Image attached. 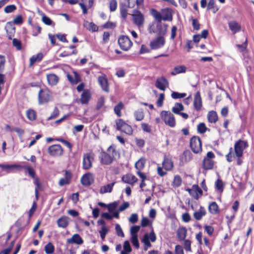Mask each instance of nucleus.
Returning <instances> with one entry per match:
<instances>
[{
  "mask_svg": "<svg viewBox=\"0 0 254 254\" xmlns=\"http://www.w3.org/2000/svg\"><path fill=\"white\" fill-rule=\"evenodd\" d=\"M133 116L135 119L137 121H141L144 118V114L143 109L142 108L138 109L134 111Z\"/></svg>",
  "mask_w": 254,
  "mask_h": 254,
  "instance_id": "nucleus-39",
  "label": "nucleus"
},
{
  "mask_svg": "<svg viewBox=\"0 0 254 254\" xmlns=\"http://www.w3.org/2000/svg\"><path fill=\"white\" fill-rule=\"evenodd\" d=\"M247 141L239 139L234 144L235 154L237 157H241L243 155L244 150L248 147Z\"/></svg>",
  "mask_w": 254,
  "mask_h": 254,
  "instance_id": "nucleus-9",
  "label": "nucleus"
},
{
  "mask_svg": "<svg viewBox=\"0 0 254 254\" xmlns=\"http://www.w3.org/2000/svg\"><path fill=\"white\" fill-rule=\"evenodd\" d=\"M168 25L167 24H161L158 23L157 25V32L158 36H163L166 35L167 32Z\"/></svg>",
  "mask_w": 254,
  "mask_h": 254,
  "instance_id": "nucleus-27",
  "label": "nucleus"
},
{
  "mask_svg": "<svg viewBox=\"0 0 254 254\" xmlns=\"http://www.w3.org/2000/svg\"><path fill=\"white\" fill-rule=\"evenodd\" d=\"M193 105L195 110L197 111L201 110L202 107V98L199 91L195 93L194 96Z\"/></svg>",
  "mask_w": 254,
  "mask_h": 254,
  "instance_id": "nucleus-18",
  "label": "nucleus"
},
{
  "mask_svg": "<svg viewBox=\"0 0 254 254\" xmlns=\"http://www.w3.org/2000/svg\"><path fill=\"white\" fill-rule=\"evenodd\" d=\"M215 188L220 192H223L224 190V184L220 179H218L215 182Z\"/></svg>",
  "mask_w": 254,
  "mask_h": 254,
  "instance_id": "nucleus-50",
  "label": "nucleus"
},
{
  "mask_svg": "<svg viewBox=\"0 0 254 254\" xmlns=\"http://www.w3.org/2000/svg\"><path fill=\"white\" fill-rule=\"evenodd\" d=\"M25 166H22L18 164H0V168L6 170H12L13 169H15L18 170H21L23 169H24Z\"/></svg>",
  "mask_w": 254,
  "mask_h": 254,
  "instance_id": "nucleus-29",
  "label": "nucleus"
},
{
  "mask_svg": "<svg viewBox=\"0 0 254 254\" xmlns=\"http://www.w3.org/2000/svg\"><path fill=\"white\" fill-rule=\"evenodd\" d=\"M118 43L120 48L124 51H128L133 45L130 38L126 35L120 36L118 38Z\"/></svg>",
  "mask_w": 254,
  "mask_h": 254,
  "instance_id": "nucleus-7",
  "label": "nucleus"
},
{
  "mask_svg": "<svg viewBox=\"0 0 254 254\" xmlns=\"http://www.w3.org/2000/svg\"><path fill=\"white\" fill-rule=\"evenodd\" d=\"M69 218L66 216H62L57 220L58 226L60 228H66L69 224Z\"/></svg>",
  "mask_w": 254,
  "mask_h": 254,
  "instance_id": "nucleus-26",
  "label": "nucleus"
},
{
  "mask_svg": "<svg viewBox=\"0 0 254 254\" xmlns=\"http://www.w3.org/2000/svg\"><path fill=\"white\" fill-rule=\"evenodd\" d=\"M149 13L158 23H161L162 21L171 22L173 19L174 10L170 7L162 8L160 12L152 8Z\"/></svg>",
  "mask_w": 254,
  "mask_h": 254,
  "instance_id": "nucleus-1",
  "label": "nucleus"
},
{
  "mask_svg": "<svg viewBox=\"0 0 254 254\" xmlns=\"http://www.w3.org/2000/svg\"><path fill=\"white\" fill-rule=\"evenodd\" d=\"M12 44L13 46H14L17 49V50H21L22 44L21 41L19 40H18L16 38H14L12 40Z\"/></svg>",
  "mask_w": 254,
  "mask_h": 254,
  "instance_id": "nucleus-63",
  "label": "nucleus"
},
{
  "mask_svg": "<svg viewBox=\"0 0 254 254\" xmlns=\"http://www.w3.org/2000/svg\"><path fill=\"white\" fill-rule=\"evenodd\" d=\"M98 82L103 91L106 92H109V83L106 75L104 74L103 75L99 76L98 77Z\"/></svg>",
  "mask_w": 254,
  "mask_h": 254,
  "instance_id": "nucleus-19",
  "label": "nucleus"
},
{
  "mask_svg": "<svg viewBox=\"0 0 254 254\" xmlns=\"http://www.w3.org/2000/svg\"><path fill=\"white\" fill-rule=\"evenodd\" d=\"M91 99V94L89 90H83L80 96V102L82 104H87Z\"/></svg>",
  "mask_w": 254,
  "mask_h": 254,
  "instance_id": "nucleus-25",
  "label": "nucleus"
},
{
  "mask_svg": "<svg viewBox=\"0 0 254 254\" xmlns=\"http://www.w3.org/2000/svg\"><path fill=\"white\" fill-rule=\"evenodd\" d=\"M105 103V99L104 97H101L98 99L96 105V109L97 110H100L104 105Z\"/></svg>",
  "mask_w": 254,
  "mask_h": 254,
  "instance_id": "nucleus-58",
  "label": "nucleus"
},
{
  "mask_svg": "<svg viewBox=\"0 0 254 254\" xmlns=\"http://www.w3.org/2000/svg\"><path fill=\"white\" fill-rule=\"evenodd\" d=\"M145 163L146 159L142 157L136 162L135 167L138 171H141L144 168Z\"/></svg>",
  "mask_w": 254,
  "mask_h": 254,
  "instance_id": "nucleus-42",
  "label": "nucleus"
},
{
  "mask_svg": "<svg viewBox=\"0 0 254 254\" xmlns=\"http://www.w3.org/2000/svg\"><path fill=\"white\" fill-rule=\"evenodd\" d=\"M118 6L117 0H110L109 7L110 12H114L116 10Z\"/></svg>",
  "mask_w": 254,
  "mask_h": 254,
  "instance_id": "nucleus-48",
  "label": "nucleus"
},
{
  "mask_svg": "<svg viewBox=\"0 0 254 254\" xmlns=\"http://www.w3.org/2000/svg\"><path fill=\"white\" fill-rule=\"evenodd\" d=\"M14 243L15 241H12L8 248L0 252V254H9V253L11 251Z\"/></svg>",
  "mask_w": 254,
  "mask_h": 254,
  "instance_id": "nucleus-57",
  "label": "nucleus"
},
{
  "mask_svg": "<svg viewBox=\"0 0 254 254\" xmlns=\"http://www.w3.org/2000/svg\"><path fill=\"white\" fill-rule=\"evenodd\" d=\"M55 140L59 141L63 143L64 145L67 146L68 148L70 150H71L72 145V144L67 140L64 139L63 138H55Z\"/></svg>",
  "mask_w": 254,
  "mask_h": 254,
  "instance_id": "nucleus-51",
  "label": "nucleus"
},
{
  "mask_svg": "<svg viewBox=\"0 0 254 254\" xmlns=\"http://www.w3.org/2000/svg\"><path fill=\"white\" fill-rule=\"evenodd\" d=\"M162 167L166 171H171L173 169L174 163L172 157L169 156L165 155L162 163Z\"/></svg>",
  "mask_w": 254,
  "mask_h": 254,
  "instance_id": "nucleus-14",
  "label": "nucleus"
},
{
  "mask_svg": "<svg viewBox=\"0 0 254 254\" xmlns=\"http://www.w3.org/2000/svg\"><path fill=\"white\" fill-rule=\"evenodd\" d=\"M55 251V247L52 243L49 242L45 246V251L47 254H52Z\"/></svg>",
  "mask_w": 254,
  "mask_h": 254,
  "instance_id": "nucleus-46",
  "label": "nucleus"
},
{
  "mask_svg": "<svg viewBox=\"0 0 254 254\" xmlns=\"http://www.w3.org/2000/svg\"><path fill=\"white\" fill-rule=\"evenodd\" d=\"M48 84L51 86H56L59 81V77L55 73H50L46 75Z\"/></svg>",
  "mask_w": 254,
  "mask_h": 254,
  "instance_id": "nucleus-23",
  "label": "nucleus"
},
{
  "mask_svg": "<svg viewBox=\"0 0 254 254\" xmlns=\"http://www.w3.org/2000/svg\"><path fill=\"white\" fill-rule=\"evenodd\" d=\"M160 116L166 125L171 127H174L176 126V123L175 116L169 111H162L160 113Z\"/></svg>",
  "mask_w": 254,
  "mask_h": 254,
  "instance_id": "nucleus-5",
  "label": "nucleus"
},
{
  "mask_svg": "<svg viewBox=\"0 0 254 254\" xmlns=\"http://www.w3.org/2000/svg\"><path fill=\"white\" fill-rule=\"evenodd\" d=\"M192 156V154L189 150H185L180 157L181 161L183 163L188 162L191 160Z\"/></svg>",
  "mask_w": 254,
  "mask_h": 254,
  "instance_id": "nucleus-31",
  "label": "nucleus"
},
{
  "mask_svg": "<svg viewBox=\"0 0 254 254\" xmlns=\"http://www.w3.org/2000/svg\"><path fill=\"white\" fill-rule=\"evenodd\" d=\"M124 108L123 103L121 102L116 105L114 108L115 113L117 115L118 117L122 116L121 110Z\"/></svg>",
  "mask_w": 254,
  "mask_h": 254,
  "instance_id": "nucleus-43",
  "label": "nucleus"
},
{
  "mask_svg": "<svg viewBox=\"0 0 254 254\" xmlns=\"http://www.w3.org/2000/svg\"><path fill=\"white\" fill-rule=\"evenodd\" d=\"M187 70V67L185 65H178L175 66L173 70L171 72L172 75H176V74L185 73Z\"/></svg>",
  "mask_w": 254,
  "mask_h": 254,
  "instance_id": "nucleus-38",
  "label": "nucleus"
},
{
  "mask_svg": "<svg viewBox=\"0 0 254 254\" xmlns=\"http://www.w3.org/2000/svg\"><path fill=\"white\" fill-rule=\"evenodd\" d=\"M95 155L92 152L84 153L82 159V169L89 170L92 167V162L94 160Z\"/></svg>",
  "mask_w": 254,
  "mask_h": 254,
  "instance_id": "nucleus-10",
  "label": "nucleus"
},
{
  "mask_svg": "<svg viewBox=\"0 0 254 254\" xmlns=\"http://www.w3.org/2000/svg\"><path fill=\"white\" fill-rule=\"evenodd\" d=\"M115 182H113L111 184H108L105 186L102 187L100 190V193L101 194L106 193L107 192H111Z\"/></svg>",
  "mask_w": 254,
  "mask_h": 254,
  "instance_id": "nucleus-37",
  "label": "nucleus"
},
{
  "mask_svg": "<svg viewBox=\"0 0 254 254\" xmlns=\"http://www.w3.org/2000/svg\"><path fill=\"white\" fill-rule=\"evenodd\" d=\"M233 148L230 147L229 149V152L226 155V160L229 162H231L234 159V155L233 154Z\"/></svg>",
  "mask_w": 254,
  "mask_h": 254,
  "instance_id": "nucleus-62",
  "label": "nucleus"
},
{
  "mask_svg": "<svg viewBox=\"0 0 254 254\" xmlns=\"http://www.w3.org/2000/svg\"><path fill=\"white\" fill-rule=\"evenodd\" d=\"M190 145L192 151L195 154L202 151V143L201 139L197 136H192L190 141Z\"/></svg>",
  "mask_w": 254,
  "mask_h": 254,
  "instance_id": "nucleus-6",
  "label": "nucleus"
},
{
  "mask_svg": "<svg viewBox=\"0 0 254 254\" xmlns=\"http://www.w3.org/2000/svg\"><path fill=\"white\" fill-rule=\"evenodd\" d=\"M64 178H61L59 182V185L62 187L70 184L72 175L70 170H64Z\"/></svg>",
  "mask_w": 254,
  "mask_h": 254,
  "instance_id": "nucleus-17",
  "label": "nucleus"
},
{
  "mask_svg": "<svg viewBox=\"0 0 254 254\" xmlns=\"http://www.w3.org/2000/svg\"><path fill=\"white\" fill-rule=\"evenodd\" d=\"M47 152L51 156L56 157L63 155L64 149L60 144H54L48 147Z\"/></svg>",
  "mask_w": 254,
  "mask_h": 254,
  "instance_id": "nucleus-11",
  "label": "nucleus"
},
{
  "mask_svg": "<svg viewBox=\"0 0 254 254\" xmlns=\"http://www.w3.org/2000/svg\"><path fill=\"white\" fill-rule=\"evenodd\" d=\"M59 114H60V111H59V109L57 107H55V108L54 109V110H53V112L52 113V114H51L50 116L49 117H48V120H51L56 119L59 116Z\"/></svg>",
  "mask_w": 254,
  "mask_h": 254,
  "instance_id": "nucleus-54",
  "label": "nucleus"
},
{
  "mask_svg": "<svg viewBox=\"0 0 254 254\" xmlns=\"http://www.w3.org/2000/svg\"><path fill=\"white\" fill-rule=\"evenodd\" d=\"M207 128L203 123H201L197 125V130L199 133L202 134L206 132Z\"/></svg>",
  "mask_w": 254,
  "mask_h": 254,
  "instance_id": "nucleus-52",
  "label": "nucleus"
},
{
  "mask_svg": "<svg viewBox=\"0 0 254 254\" xmlns=\"http://www.w3.org/2000/svg\"><path fill=\"white\" fill-rule=\"evenodd\" d=\"M53 93L48 87L41 88L38 94V101L39 105L47 104L52 101Z\"/></svg>",
  "mask_w": 254,
  "mask_h": 254,
  "instance_id": "nucleus-3",
  "label": "nucleus"
},
{
  "mask_svg": "<svg viewBox=\"0 0 254 254\" xmlns=\"http://www.w3.org/2000/svg\"><path fill=\"white\" fill-rule=\"evenodd\" d=\"M122 181L124 183L132 186L134 183L137 182L138 179L135 176L131 174L128 173L122 176Z\"/></svg>",
  "mask_w": 254,
  "mask_h": 254,
  "instance_id": "nucleus-20",
  "label": "nucleus"
},
{
  "mask_svg": "<svg viewBox=\"0 0 254 254\" xmlns=\"http://www.w3.org/2000/svg\"><path fill=\"white\" fill-rule=\"evenodd\" d=\"M117 155L116 146L112 144L106 151L101 150L99 156L100 162L103 165H110L113 163Z\"/></svg>",
  "mask_w": 254,
  "mask_h": 254,
  "instance_id": "nucleus-2",
  "label": "nucleus"
},
{
  "mask_svg": "<svg viewBox=\"0 0 254 254\" xmlns=\"http://www.w3.org/2000/svg\"><path fill=\"white\" fill-rule=\"evenodd\" d=\"M116 26V22L108 21L102 26V27L104 29H114Z\"/></svg>",
  "mask_w": 254,
  "mask_h": 254,
  "instance_id": "nucleus-53",
  "label": "nucleus"
},
{
  "mask_svg": "<svg viewBox=\"0 0 254 254\" xmlns=\"http://www.w3.org/2000/svg\"><path fill=\"white\" fill-rule=\"evenodd\" d=\"M166 41L163 36H158L150 42V47L152 50H156L162 48Z\"/></svg>",
  "mask_w": 254,
  "mask_h": 254,
  "instance_id": "nucleus-13",
  "label": "nucleus"
},
{
  "mask_svg": "<svg viewBox=\"0 0 254 254\" xmlns=\"http://www.w3.org/2000/svg\"><path fill=\"white\" fill-rule=\"evenodd\" d=\"M29 23H30L31 24V25L32 26V27H33L32 35L33 36H37L39 34L41 33V30H42V28L39 25H32L31 24V22L30 21H29Z\"/></svg>",
  "mask_w": 254,
  "mask_h": 254,
  "instance_id": "nucleus-47",
  "label": "nucleus"
},
{
  "mask_svg": "<svg viewBox=\"0 0 254 254\" xmlns=\"http://www.w3.org/2000/svg\"><path fill=\"white\" fill-rule=\"evenodd\" d=\"M78 53V51L77 50H72V52H68V51H63L62 53H61L59 56L60 57H69V56H70L72 55H77Z\"/></svg>",
  "mask_w": 254,
  "mask_h": 254,
  "instance_id": "nucleus-49",
  "label": "nucleus"
},
{
  "mask_svg": "<svg viewBox=\"0 0 254 254\" xmlns=\"http://www.w3.org/2000/svg\"><path fill=\"white\" fill-rule=\"evenodd\" d=\"M116 129L128 135H131L133 129L131 126L127 124L122 119H117L115 121Z\"/></svg>",
  "mask_w": 254,
  "mask_h": 254,
  "instance_id": "nucleus-4",
  "label": "nucleus"
},
{
  "mask_svg": "<svg viewBox=\"0 0 254 254\" xmlns=\"http://www.w3.org/2000/svg\"><path fill=\"white\" fill-rule=\"evenodd\" d=\"M73 74L67 73L66 77L72 85H76L81 81L80 75L76 71H72Z\"/></svg>",
  "mask_w": 254,
  "mask_h": 254,
  "instance_id": "nucleus-16",
  "label": "nucleus"
},
{
  "mask_svg": "<svg viewBox=\"0 0 254 254\" xmlns=\"http://www.w3.org/2000/svg\"><path fill=\"white\" fill-rule=\"evenodd\" d=\"M184 107L182 103H176L175 106L172 108V111L174 113L178 115L181 113V111L184 110Z\"/></svg>",
  "mask_w": 254,
  "mask_h": 254,
  "instance_id": "nucleus-44",
  "label": "nucleus"
},
{
  "mask_svg": "<svg viewBox=\"0 0 254 254\" xmlns=\"http://www.w3.org/2000/svg\"><path fill=\"white\" fill-rule=\"evenodd\" d=\"M34 179V184L36 185V187L35 189V199L37 201L39 199V193L38 190L40 189L41 187V184L40 182L39 179L38 178H33Z\"/></svg>",
  "mask_w": 254,
  "mask_h": 254,
  "instance_id": "nucleus-41",
  "label": "nucleus"
},
{
  "mask_svg": "<svg viewBox=\"0 0 254 254\" xmlns=\"http://www.w3.org/2000/svg\"><path fill=\"white\" fill-rule=\"evenodd\" d=\"M66 242L69 244H75L76 245H81L83 244V241L79 234H75L71 238L67 239Z\"/></svg>",
  "mask_w": 254,
  "mask_h": 254,
  "instance_id": "nucleus-24",
  "label": "nucleus"
},
{
  "mask_svg": "<svg viewBox=\"0 0 254 254\" xmlns=\"http://www.w3.org/2000/svg\"><path fill=\"white\" fill-rule=\"evenodd\" d=\"M186 95L187 94L185 93H180L175 91H173L171 94L172 98L175 99L184 98Z\"/></svg>",
  "mask_w": 254,
  "mask_h": 254,
  "instance_id": "nucleus-55",
  "label": "nucleus"
},
{
  "mask_svg": "<svg viewBox=\"0 0 254 254\" xmlns=\"http://www.w3.org/2000/svg\"><path fill=\"white\" fill-rule=\"evenodd\" d=\"M155 86L159 89L165 91L166 88L169 86V82L166 78L161 77L156 80Z\"/></svg>",
  "mask_w": 254,
  "mask_h": 254,
  "instance_id": "nucleus-22",
  "label": "nucleus"
},
{
  "mask_svg": "<svg viewBox=\"0 0 254 254\" xmlns=\"http://www.w3.org/2000/svg\"><path fill=\"white\" fill-rule=\"evenodd\" d=\"M129 3L127 5L125 3H122L120 6V11L122 17L125 20L127 16L128 8L129 7Z\"/></svg>",
  "mask_w": 254,
  "mask_h": 254,
  "instance_id": "nucleus-33",
  "label": "nucleus"
},
{
  "mask_svg": "<svg viewBox=\"0 0 254 254\" xmlns=\"http://www.w3.org/2000/svg\"><path fill=\"white\" fill-rule=\"evenodd\" d=\"M141 127L144 132L151 133L152 131L151 127L148 124L142 123L141 124Z\"/></svg>",
  "mask_w": 254,
  "mask_h": 254,
  "instance_id": "nucleus-56",
  "label": "nucleus"
},
{
  "mask_svg": "<svg viewBox=\"0 0 254 254\" xmlns=\"http://www.w3.org/2000/svg\"><path fill=\"white\" fill-rule=\"evenodd\" d=\"M187 234V229L186 227H179L177 231V236L180 241L185 240Z\"/></svg>",
  "mask_w": 254,
  "mask_h": 254,
  "instance_id": "nucleus-30",
  "label": "nucleus"
},
{
  "mask_svg": "<svg viewBox=\"0 0 254 254\" xmlns=\"http://www.w3.org/2000/svg\"><path fill=\"white\" fill-rule=\"evenodd\" d=\"M27 118L30 121H34L37 117L36 112L32 109H29L26 112Z\"/></svg>",
  "mask_w": 254,
  "mask_h": 254,
  "instance_id": "nucleus-45",
  "label": "nucleus"
},
{
  "mask_svg": "<svg viewBox=\"0 0 254 254\" xmlns=\"http://www.w3.org/2000/svg\"><path fill=\"white\" fill-rule=\"evenodd\" d=\"M16 9V6L14 4H10L4 7V11L6 13L13 12Z\"/></svg>",
  "mask_w": 254,
  "mask_h": 254,
  "instance_id": "nucleus-60",
  "label": "nucleus"
},
{
  "mask_svg": "<svg viewBox=\"0 0 254 254\" xmlns=\"http://www.w3.org/2000/svg\"><path fill=\"white\" fill-rule=\"evenodd\" d=\"M215 157L213 152L209 151L206 156L204 158L202 162V168L205 170H211L213 168L214 162L212 159Z\"/></svg>",
  "mask_w": 254,
  "mask_h": 254,
  "instance_id": "nucleus-8",
  "label": "nucleus"
},
{
  "mask_svg": "<svg viewBox=\"0 0 254 254\" xmlns=\"http://www.w3.org/2000/svg\"><path fill=\"white\" fill-rule=\"evenodd\" d=\"M185 190L188 191L189 194L194 199L196 200L198 199L199 196L196 194V192H195L194 189H193L192 187L191 189L187 188Z\"/></svg>",
  "mask_w": 254,
  "mask_h": 254,
  "instance_id": "nucleus-61",
  "label": "nucleus"
},
{
  "mask_svg": "<svg viewBox=\"0 0 254 254\" xmlns=\"http://www.w3.org/2000/svg\"><path fill=\"white\" fill-rule=\"evenodd\" d=\"M207 119L210 123H215L217 122L218 117L216 112L210 111L208 113Z\"/></svg>",
  "mask_w": 254,
  "mask_h": 254,
  "instance_id": "nucleus-36",
  "label": "nucleus"
},
{
  "mask_svg": "<svg viewBox=\"0 0 254 254\" xmlns=\"http://www.w3.org/2000/svg\"><path fill=\"white\" fill-rule=\"evenodd\" d=\"M182 184V179L180 176L177 175L174 176V180L172 183V186L174 188L180 187Z\"/></svg>",
  "mask_w": 254,
  "mask_h": 254,
  "instance_id": "nucleus-40",
  "label": "nucleus"
},
{
  "mask_svg": "<svg viewBox=\"0 0 254 254\" xmlns=\"http://www.w3.org/2000/svg\"><path fill=\"white\" fill-rule=\"evenodd\" d=\"M43 58V55L39 53L36 55L32 56L30 59V63L29 66L31 67L36 62H40Z\"/></svg>",
  "mask_w": 254,
  "mask_h": 254,
  "instance_id": "nucleus-35",
  "label": "nucleus"
},
{
  "mask_svg": "<svg viewBox=\"0 0 254 254\" xmlns=\"http://www.w3.org/2000/svg\"><path fill=\"white\" fill-rule=\"evenodd\" d=\"M94 0H81L78 3L79 5L82 10V14L84 15L88 13V9L93 6Z\"/></svg>",
  "mask_w": 254,
  "mask_h": 254,
  "instance_id": "nucleus-15",
  "label": "nucleus"
},
{
  "mask_svg": "<svg viewBox=\"0 0 254 254\" xmlns=\"http://www.w3.org/2000/svg\"><path fill=\"white\" fill-rule=\"evenodd\" d=\"M24 169H26L29 175L32 178H35L36 173L34 169L29 166H25Z\"/></svg>",
  "mask_w": 254,
  "mask_h": 254,
  "instance_id": "nucleus-59",
  "label": "nucleus"
},
{
  "mask_svg": "<svg viewBox=\"0 0 254 254\" xmlns=\"http://www.w3.org/2000/svg\"><path fill=\"white\" fill-rule=\"evenodd\" d=\"M131 241L132 245L135 247L136 249H138L139 248V244L137 238V235L132 236Z\"/></svg>",
  "mask_w": 254,
  "mask_h": 254,
  "instance_id": "nucleus-64",
  "label": "nucleus"
},
{
  "mask_svg": "<svg viewBox=\"0 0 254 254\" xmlns=\"http://www.w3.org/2000/svg\"><path fill=\"white\" fill-rule=\"evenodd\" d=\"M206 211L205 208L201 206L198 211H195L193 213V216L195 220H200L206 215Z\"/></svg>",
  "mask_w": 254,
  "mask_h": 254,
  "instance_id": "nucleus-32",
  "label": "nucleus"
},
{
  "mask_svg": "<svg viewBox=\"0 0 254 254\" xmlns=\"http://www.w3.org/2000/svg\"><path fill=\"white\" fill-rule=\"evenodd\" d=\"M229 29L233 33L235 34L241 30V25L235 21H232L228 22Z\"/></svg>",
  "mask_w": 254,
  "mask_h": 254,
  "instance_id": "nucleus-28",
  "label": "nucleus"
},
{
  "mask_svg": "<svg viewBox=\"0 0 254 254\" xmlns=\"http://www.w3.org/2000/svg\"><path fill=\"white\" fill-rule=\"evenodd\" d=\"M80 182L84 186H90L93 182L92 174L90 173H88L83 175L81 178Z\"/></svg>",
  "mask_w": 254,
  "mask_h": 254,
  "instance_id": "nucleus-21",
  "label": "nucleus"
},
{
  "mask_svg": "<svg viewBox=\"0 0 254 254\" xmlns=\"http://www.w3.org/2000/svg\"><path fill=\"white\" fill-rule=\"evenodd\" d=\"M209 212L212 214H217L220 212L219 206L215 201L211 202L208 206Z\"/></svg>",
  "mask_w": 254,
  "mask_h": 254,
  "instance_id": "nucleus-34",
  "label": "nucleus"
},
{
  "mask_svg": "<svg viewBox=\"0 0 254 254\" xmlns=\"http://www.w3.org/2000/svg\"><path fill=\"white\" fill-rule=\"evenodd\" d=\"M134 24L138 27H143L144 23V15L138 10L134 9L132 14Z\"/></svg>",
  "mask_w": 254,
  "mask_h": 254,
  "instance_id": "nucleus-12",
  "label": "nucleus"
}]
</instances>
